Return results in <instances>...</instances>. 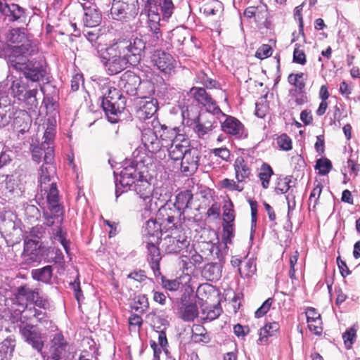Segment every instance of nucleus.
I'll return each mask as SVG.
<instances>
[{"label":"nucleus","instance_id":"obj_1","mask_svg":"<svg viewBox=\"0 0 360 360\" xmlns=\"http://www.w3.org/2000/svg\"><path fill=\"white\" fill-rule=\"evenodd\" d=\"M146 41L142 36L133 35L130 39L120 38L107 48L108 58L105 67L109 75H116L127 65H136L144 54Z\"/></svg>","mask_w":360,"mask_h":360},{"label":"nucleus","instance_id":"obj_2","mask_svg":"<svg viewBox=\"0 0 360 360\" xmlns=\"http://www.w3.org/2000/svg\"><path fill=\"white\" fill-rule=\"evenodd\" d=\"M37 52L36 47H20L14 46L8 56L9 67L22 72L25 77L32 82L44 79L46 70L41 64L30 60L28 57Z\"/></svg>","mask_w":360,"mask_h":360},{"label":"nucleus","instance_id":"obj_3","mask_svg":"<svg viewBox=\"0 0 360 360\" xmlns=\"http://www.w3.org/2000/svg\"><path fill=\"white\" fill-rule=\"evenodd\" d=\"M56 167L53 164L43 165L39 172V192L37 194V200L46 198L49 209L55 213L60 212L58 191L56 183L53 181Z\"/></svg>","mask_w":360,"mask_h":360},{"label":"nucleus","instance_id":"obj_4","mask_svg":"<svg viewBox=\"0 0 360 360\" xmlns=\"http://www.w3.org/2000/svg\"><path fill=\"white\" fill-rule=\"evenodd\" d=\"M180 194L176 195V201L174 203L176 210L174 214L168 215L167 218L162 222L163 229L165 232H171V235H167L165 239V251L169 253H178L180 251V233H179V223H180V207L178 202V198Z\"/></svg>","mask_w":360,"mask_h":360},{"label":"nucleus","instance_id":"obj_5","mask_svg":"<svg viewBox=\"0 0 360 360\" xmlns=\"http://www.w3.org/2000/svg\"><path fill=\"white\" fill-rule=\"evenodd\" d=\"M102 107L111 122H117L114 116L121 113L125 108L124 98L116 89H108L102 101Z\"/></svg>","mask_w":360,"mask_h":360},{"label":"nucleus","instance_id":"obj_6","mask_svg":"<svg viewBox=\"0 0 360 360\" xmlns=\"http://www.w3.org/2000/svg\"><path fill=\"white\" fill-rule=\"evenodd\" d=\"M202 257L198 254L186 240H181V264L183 265L182 274L188 272L191 276L196 265L202 262Z\"/></svg>","mask_w":360,"mask_h":360},{"label":"nucleus","instance_id":"obj_7","mask_svg":"<svg viewBox=\"0 0 360 360\" xmlns=\"http://www.w3.org/2000/svg\"><path fill=\"white\" fill-rule=\"evenodd\" d=\"M25 318V316H22L20 319L19 325L20 333L26 342L32 345L38 352H41L44 347L41 334L35 329L34 325L25 323L22 321V319Z\"/></svg>","mask_w":360,"mask_h":360},{"label":"nucleus","instance_id":"obj_8","mask_svg":"<svg viewBox=\"0 0 360 360\" xmlns=\"http://www.w3.org/2000/svg\"><path fill=\"white\" fill-rule=\"evenodd\" d=\"M134 191L139 198L145 202V214L155 211L158 209L156 202H153L152 187L147 181L139 180L134 184Z\"/></svg>","mask_w":360,"mask_h":360},{"label":"nucleus","instance_id":"obj_9","mask_svg":"<svg viewBox=\"0 0 360 360\" xmlns=\"http://www.w3.org/2000/svg\"><path fill=\"white\" fill-rule=\"evenodd\" d=\"M191 93L193 96V99L205 107L206 110L214 113H221L222 115H224V113L217 105L216 101L204 88L193 87L191 89Z\"/></svg>","mask_w":360,"mask_h":360},{"label":"nucleus","instance_id":"obj_10","mask_svg":"<svg viewBox=\"0 0 360 360\" xmlns=\"http://www.w3.org/2000/svg\"><path fill=\"white\" fill-rule=\"evenodd\" d=\"M137 176L138 173L133 163L124 167L120 172V179L118 180V179L116 178L115 180V195L117 198L124 192L120 191L121 187H128L130 188V187L136 183L135 179Z\"/></svg>","mask_w":360,"mask_h":360},{"label":"nucleus","instance_id":"obj_11","mask_svg":"<svg viewBox=\"0 0 360 360\" xmlns=\"http://www.w3.org/2000/svg\"><path fill=\"white\" fill-rule=\"evenodd\" d=\"M70 346L61 334H56L51 340L47 359L60 360L67 356Z\"/></svg>","mask_w":360,"mask_h":360},{"label":"nucleus","instance_id":"obj_12","mask_svg":"<svg viewBox=\"0 0 360 360\" xmlns=\"http://www.w3.org/2000/svg\"><path fill=\"white\" fill-rule=\"evenodd\" d=\"M141 83V79L138 75L131 71H127L121 76L119 86L127 94L135 96Z\"/></svg>","mask_w":360,"mask_h":360},{"label":"nucleus","instance_id":"obj_13","mask_svg":"<svg viewBox=\"0 0 360 360\" xmlns=\"http://www.w3.org/2000/svg\"><path fill=\"white\" fill-rule=\"evenodd\" d=\"M181 173L188 175L194 173L198 168V162L199 161L198 150L194 148L186 149L181 151Z\"/></svg>","mask_w":360,"mask_h":360},{"label":"nucleus","instance_id":"obj_14","mask_svg":"<svg viewBox=\"0 0 360 360\" xmlns=\"http://www.w3.org/2000/svg\"><path fill=\"white\" fill-rule=\"evenodd\" d=\"M151 62L158 69L164 72H169L174 68V60L172 56L160 50L154 51L151 56Z\"/></svg>","mask_w":360,"mask_h":360},{"label":"nucleus","instance_id":"obj_15","mask_svg":"<svg viewBox=\"0 0 360 360\" xmlns=\"http://www.w3.org/2000/svg\"><path fill=\"white\" fill-rule=\"evenodd\" d=\"M223 116L226 117V119L221 123V130L237 139L242 138L244 134L243 124L234 117L225 114Z\"/></svg>","mask_w":360,"mask_h":360},{"label":"nucleus","instance_id":"obj_16","mask_svg":"<svg viewBox=\"0 0 360 360\" xmlns=\"http://www.w3.org/2000/svg\"><path fill=\"white\" fill-rule=\"evenodd\" d=\"M162 232L161 224L151 219L148 220L142 228L143 242L148 240L152 243H159Z\"/></svg>","mask_w":360,"mask_h":360},{"label":"nucleus","instance_id":"obj_17","mask_svg":"<svg viewBox=\"0 0 360 360\" xmlns=\"http://www.w3.org/2000/svg\"><path fill=\"white\" fill-rule=\"evenodd\" d=\"M192 278L188 272L181 274V303L196 301L195 286L191 283Z\"/></svg>","mask_w":360,"mask_h":360},{"label":"nucleus","instance_id":"obj_18","mask_svg":"<svg viewBox=\"0 0 360 360\" xmlns=\"http://www.w3.org/2000/svg\"><path fill=\"white\" fill-rule=\"evenodd\" d=\"M141 141L145 148L152 153H157L162 146V143L158 139L155 133L150 129L143 131Z\"/></svg>","mask_w":360,"mask_h":360},{"label":"nucleus","instance_id":"obj_19","mask_svg":"<svg viewBox=\"0 0 360 360\" xmlns=\"http://www.w3.org/2000/svg\"><path fill=\"white\" fill-rule=\"evenodd\" d=\"M7 41L11 44H16L20 47H36L33 46L30 39H27L25 30L22 28H14L7 34Z\"/></svg>","mask_w":360,"mask_h":360},{"label":"nucleus","instance_id":"obj_20","mask_svg":"<svg viewBox=\"0 0 360 360\" xmlns=\"http://www.w3.org/2000/svg\"><path fill=\"white\" fill-rule=\"evenodd\" d=\"M20 228V221L12 212H6L0 221V229L8 235L13 234V231Z\"/></svg>","mask_w":360,"mask_h":360},{"label":"nucleus","instance_id":"obj_21","mask_svg":"<svg viewBox=\"0 0 360 360\" xmlns=\"http://www.w3.org/2000/svg\"><path fill=\"white\" fill-rule=\"evenodd\" d=\"M199 108L197 105L191 104L181 107V124H186L189 127L192 126L200 118Z\"/></svg>","mask_w":360,"mask_h":360},{"label":"nucleus","instance_id":"obj_22","mask_svg":"<svg viewBox=\"0 0 360 360\" xmlns=\"http://www.w3.org/2000/svg\"><path fill=\"white\" fill-rule=\"evenodd\" d=\"M144 243L146 244L148 259L150 262V267L153 269L155 276H158L160 274L159 262L161 259L160 250L156 246L158 243H152L148 240H146Z\"/></svg>","mask_w":360,"mask_h":360},{"label":"nucleus","instance_id":"obj_23","mask_svg":"<svg viewBox=\"0 0 360 360\" xmlns=\"http://www.w3.org/2000/svg\"><path fill=\"white\" fill-rule=\"evenodd\" d=\"M158 110V102L153 98L142 101L137 110V117L140 120H146L155 115Z\"/></svg>","mask_w":360,"mask_h":360},{"label":"nucleus","instance_id":"obj_24","mask_svg":"<svg viewBox=\"0 0 360 360\" xmlns=\"http://www.w3.org/2000/svg\"><path fill=\"white\" fill-rule=\"evenodd\" d=\"M84 12V23L86 26L93 27L99 24L101 20V15L99 11L96 9L95 6H86V4H83Z\"/></svg>","mask_w":360,"mask_h":360},{"label":"nucleus","instance_id":"obj_25","mask_svg":"<svg viewBox=\"0 0 360 360\" xmlns=\"http://www.w3.org/2000/svg\"><path fill=\"white\" fill-rule=\"evenodd\" d=\"M5 18H9L10 21H24L25 16V11L23 8L18 4L11 3L8 4L5 10V14L3 15Z\"/></svg>","mask_w":360,"mask_h":360},{"label":"nucleus","instance_id":"obj_26","mask_svg":"<svg viewBox=\"0 0 360 360\" xmlns=\"http://www.w3.org/2000/svg\"><path fill=\"white\" fill-rule=\"evenodd\" d=\"M202 276L207 281H218L221 276V265L219 263H208L202 270Z\"/></svg>","mask_w":360,"mask_h":360},{"label":"nucleus","instance_id":"obj_27","mask_svg":"<svg viewBox=\"0 0 360 360\" xmlns=\"http://www.w3.org/2000/svg\"><path fill=\"white\" fill-rule=\"evenodd\" d=\"M5 189L11 195L18 196L22 192V186L18 176H8L5 180Z\"/></svg>","mask_w":360,"mask_h":360},{"label":"nucleus","instance_id":"obj_28","mask_svg":"<svg viewBox=\"0 0 360 360\" xmlns=\"http://www.w3.org/2000/svg\"><path fill=\"white\" fill-rule=\"evenodd\" d=\"M44 247L41 240H34L29 237H25L24 240V252L27 254L38 255H43Z\"/></svg>","mask_w":360,"mask_h":360},{"label":"nucleus","instance_id":"obj_29","mask_svg":"<svg viewBox=\"0 0 360 360\" xmlns=\"http://www.w3.org/2000/svg\"><path fill=\"white\" fill-rule=\"evenodd\" d=\"M198 316L196 301L181 303V319L192 321Z\"/></svg>","mask_w":360,"mask_h":360},{"label":"nucleus","instance_id":"obj_30","mask_svg":"<svg viewBox=\"0 0 360 360\" xmlns=\"http://www.w3.org/2000/svg\"><path fill=\"white\" fill-rule=\"evenodd\" d=\"M236 177L238 182H242L250 175V169L245 162L243 157H238L234 162Z\"/></svg>","mask_w":360,"mask_h":360},{"label":"nucleus","instance_id":"obj_31","mask_svg":"<svg viewBox=\"0 0 360 360\" xmlns=\"http://www.w3.org/2000/svg\"><path fill=\"white\" fill-rule=\"evenodd\" d=\"M177 128H174L170 134L169 139H172V143L167 150L170 158L174 161L180 159V141L178 139Z\"/></svg>","mask_w":360,"mask_h":360},{"label":"nucleus","instance_id":"obj_32","mask_svg":"<svg viewBox=\"0 0 360 360\" xmlns=\"http://www.w3.org/2000/svg\"><path fill=\"white\" fill-rule=\"evenodd\" d=\"M162 0H147L148 17V20L153 22L156 30L157 24L160 20L158 13V5H160Z\"/></svg>","mask_w":360,"mask_h":360},{"label":"nucleus","instance_id":"obj_33","mask_svg":"<svg viewBox=\"0 0 360 360\" xmlns=\"http://www.w3.org/2000/svg\"><path fill=\"white\" fill-rule=\"evenodd\" d=\"M279 330V324L277 322L266 323L259 330V338L257 340V344H264L267 341L269 336L274 335V333Z\"/></svg>","mask_w":360,"mask_h":360},{"label":"nucleus","instance_id":"obj_34","mask_svg":"<svg viewBox=\"0 0 360 360\" xmlns=\"http://www.w3.org/2000/svg\"><path fill=\"white\" fill-rule=\"evenodd\" d=\"M304 74L300 73H290L288 77V82L290 85L295 86L294 89H290L289 91H300L305 90V80Z\"/></svg>","mask_w":360,"mask_h":360},{"label":"nucleus","instance_id":"obj_35","mask_svg":"<svg viewBox=\"0 0 360 360\" xmlns=\"http://www.w3.org/2000/svg\"><path fill=\"white\" fill-rule=\"evenodd\" d=\"M53 274L51 266H46L41 269H34L32 276L34 279L48 283L51 281Z\"/></svg>","mask_w":360,"mask_h":360},{"label":"nucleus","instance_id":"obj_36","mask_svg":"<svg viewBox=\"0 0 360 360\" xmlns=\"http://www.w3.org/2000/svg\"><path fill=\"white\" fill-rule=\"evenodd\" d=\"M127 20L134 18L139 13L138 0H120Z\"/></svg>","mask_w":360,"mask_h":360},{"label":"nucleus","instance_id":"obj_37","mask_svg":"<svg viewBox=\"0 0 360 360\" xmlns=\"http://www.w3.org/2000/svg\"><path fill=\"white\" fill-rule=\"evenodd\" d=\"M15 347V340L6 339L0 343V355L2 360H9Z\"/></svg>","mask_w":360,"mask_h":360},{"label":"nucleus","instance_id":"obj_38","mask_svg":"<svg viewBox=\"0 0 360 360\" xmlns=\"http://www.w3.org/2000/svg\"><path fill=\"white\" fill-rule=\"evenodd\" d=\"M202 314L205 315V321H212L217 319L222 313V308L219 302L203 308Z\"/></svg>","mask_w":360,"mask_h":360},{"label":"nucleus","instance_id":"obj_39","mask_svg":"<svg viewBox=\"0 0 360 360\" xmlns=\"http://www.w3.org/2000/svg\"><path fill=\"white\" fill-rule=\"evenodd\" d=\"M260 170L258 176L262 182V187L266 189L269 187L270 179L274 173L271 167L266 162L262 165Z\"/></svg>","mask_w":360,"mask_h":360},{"label":"nucleus","instance_id":"obj_40","mask_svg":"<svg viewBox=\"0 0 360 360\" xmlns=\"http://www.w3.org/2000/svg\"><path fill=\"white\" fill-rule=\"evenodd\" d=\"M22 210L25 219L30 222L37 221L41 216L39 210L34 205L25 203L22 205Z\"/></svg>","mask_w":360,"mask_h":360},{"label":"nucleus","instance_id":"obj_41","mask_svg":"<svg viewBox=\"0 0 360 360\" xmlns=\"http://www.w3.org/2000/svg\"><path fill=\"white\" fill-rule=\"evenodd\" d=\"M259 14H262V18H267V6L264 5L263 6H249L244 11L243 15L245 18L250 19L252 18H259Z\"/></svg>","mask_w":360,"mask_h":360},{"label":"nucleus","instance_id":"obj_42","mask_svg":"<svg viewBox=\"0 0 360 360\" xmlns=\"http://www.w3.org/2000/svg\"><path fill=\"white\" fill-rule=\"evenodd\" d=\"M38 290L37 289L32 290L27 286H21L18 289L16 298L18 300H26L27 301H33L37 297Z\"/></svg>","mask_w":360,"mask_h":360},{"label":"nucleus","instance_id":"obj_43","mask_svg":"<svg viewBox=\"0 0 360 360\" xmlns=\"http://www.w3.org/2000/svg\"><path fill=\"white\" fill-rule=\"evenodd\" d=\"M357 326L356 325L347 328L342 334L344 344L347 349H350L354 343L356 338Z\"/></svg>","mask_w":360,"mask_h":360},{"label":"nucleus","instance_id":"obj_44","mask_svg":"<svg viewBox=\"0 0 360 360\" xmlns=\"http://www.w3.org/2000/svg\"><path fill=\"white\" fill-rule=\"evenodd\" d=\"M316 170H319L320 175H326L332 169L333 165L331 161L326 158H321L316 161L314 166Z\"/></svg>","mask_w":360,"mask_h":360},{"label":"nucleus","instance_id":"obj_45","mask_svg":"<svg viewBox=\"0 0 360 360\" xmlns=\"http://www.w3.org/2000/svg\"><path fill=\"white\" fill-rule=\"evenodd\" d=\"M221 113H214L212 112H209L206 110V112H202L200 114V118H199V120L204 123L205 125L209 126L212 129H214L216 127V124L217 123V116L220 115Z\"/></svg>","mask_w":360,"mask_h":360},{"label":"nucleus","instance_id":"obj_46","mask_svg":"<svg viewBox=\"0 0 360 360\" xmlns=\"http://www.w3.org/2000/svg\"><path fill=\"white\" fill-rule=\"evenodd\" d=\"M291 181V176H287L284 178H279L275 188V191L276 193H286L288 191H290L291 189H292V186L290 185Z\"/></svg>","mask_w":360,"mask_h":360},{"label":"nucleus","instance_id":"obj_47","mask_svg":"<svg viewBox=\"0 0 360 360\" xmlns=\"http://www.w3.org/2000/svg\"><path fill=\"white\" fill-rule=\"evenodd\" d=\"M235 236L234 224H222V241L226 245L231 244Z\"/></svg>","mask_w":360,"mask_h":360},{"label":"nucleus","instance_id":"obj_48","mask_svg":"<svg viewBox=\"0 0 360 360\" xmlns=\"http://www.w3.org/2000/svg\"><path fill=\"white\" fill-rule=\"evenodd\" d=\"M121 4V1H114L110 9V14L113 19L117 20H127L124 14V8Z\"/></svg>","mask_w":360,"mask_h":360},{"label":"nucleus","instance_id":"obj_49","mask_svg":"<svg viewBox=\"0 0 360 360\" xmlns=\"http://www.w3.org/2000/svg\"><path fill=\"white\" fill-rule=\"evenodd\" d=\"M248 202L251 210V233L250 240L253 239V236L255 232L257 220V202L255 200L249 199Z\"/></svg>","mask_w":360,"mask_h":360},{"label":"nucleus","instance_id":"obj_50","mask_svg":"<svg viewBox=\"0 0 360 360\" xmlns=\"http://www.w3.org/2000/svg\"><path fill=\"white\" fill-rule=\"evenodd\" d=\"M276 143L283 150L288 151L292 149V140L286 134L280 135L276 139Z\"/></svg>","mask_w":360,"mask_h":360},{"label":"nucleus","instance_id":"obj_51","mask_svg":"<svg viewBox=\"0 0 360 360\" xmlns=\"http://www.w3.org/2000/svg\"><path fill=\"white\" fill-rule=\"evenodd\" d=\"M191 128L200 138L203 137L205 135L207 134L210 131H212L213 129L209 126L205 125L199 120L192 126Z\"/></svg>","mask_w":360,"mask_h":360},{"label":"nucleus","instance_id":"obj_52","mask_svg":"<svg viewBox=\"0 0 360 360\" xmlns=\"http://www.w3.org/2000/svg\"><path fill=\"white\" fill-rule=\"evenodd\" d=\"M52 215L48 214L47 212H44V224L47 226H52L54 224L53 219H59V221L61 222L63 220V211L61 207L60 212L55 213L50 210Z\"/></svg>","mask_w":360,"mask_h":360},{"label":"nucleus","instance_id":"obj_53","mask_svg":"<svg viewBox=\"0 0 360 360\" xmlns=\"http://www.w3.org/2000/svg\"><path fill=\"white\" fill-rule=\"evenodd\" d=\"M45 231L46 229L42 225H37L32 227L26 236L34 240H40L45 235Z\"/></svg>","mask_w":360,"mask_h":360},{"label":"nucleus","instance_id":"obj_54","mask_svg":"<svg viewBox=\"0 0 360 360\" xmlns=\"http://www.w3.org/2000/svg\"><path fill=\"white\" fill-rule=\"evenodd\" d=\"M300 45L299 44H295L293 51L292 61L295 63L303 65L307 63L306 55L303 50L300 49Z\"/></svg>","mask_w":360,"mask_h":360},{"label":"nucleus","instance_id":"obj_55","mask_svg":"<svg viewBox=\"0 0 360 360\" xmlns=\"http://www.w3.org/2000/svg\"><path fill=\"white\" fill-rule=\"evenodd\" d=\"M291 97L295 98V103L297 105H302L308 102V98L305 90L300 91H289Z\"/></svg>","mask_w":360,"mask_h":360},{"label":"nucleus","instance_id":"obj_56","mask_svg":"<svg viewBox=\"0 0 360 360\" xmlns=\"http://www.w3.org/2000/svg\"><path fill=\"white\" fill-rule=\"evenodd\" d=\"M274 302V299L272 297H269L266 299L262 304L256 310L255 313V316L256 318H260L264 316L269 310L272 303Z\"/></svg>","mask_w":360,"mask_h":360},{"label":"nucleus","instance_id":"obj_57","mask_svg":"<svg viewBox=\"0 0 360 360\" xmlns=\"http://www.w3.org/2000/svg\"><path fill=\"white\" fill-rule=\"evenodd\" d=\"M306 316L308 323H315L321 324V315L317 312L316 309L309 307L306 311Z\"/></svg>","mask_w":360,"mask_h":360},{"label":"nucleus","instance_id":"obj_58","mask_svg":"<svg viewBox=\"0 0 360 360\" xmlns=\"http://www.w3.org/2000/svg\"><path fill=\"white\" fill-rule=\"evenodd\" d=\"M272 54L271 46L269 44H262L256 51L255 56L259 59H264Z\"/></svg>","mask_w":360,"mask_h":360},{"label":"nucleus","instance_id":"obj_59","mask_svg":"<svg viewBox=\"0 0 360 360\" xmlns=\"http://www.w3.org/2000/svg\"><path fill=\"white\" fill-rule=\"evenodd\" d=\"M54 136H55V127L51 122L50 126H49L46 128V129L44 132V141L41 144V147L45 148L46 145H49L53 141Z\"/></svg>","mask_w":360,"mask_h":360},{"label":"nucleus","instance_id":"obj_60","mask_svg":"<svg viewBox=\"0 0 360 360\" xmlns=\"http://www.w3.org/2000/svg\"><path fill=\"white\" fill-rule=\"evenodd\" d=\"M53 238L54 240H57L63 246L66 252H68V241L63 235L61 228L57 226L53 229L52 232Z\"/></svg>","mask_w":360,"mask_h":360},{"label":"nucleus","instance_id":"obj_61","mask_svg":"<svg viewBox=\"0 0 360 360\" xmlns=\"http://www.w3.org/2000/svg\"><path fill=\"white\" fill-rule=\"evenodd\" d=\"M302 5L296 6L294 10V18L299 22V34L304 38V23L302 18Z\"/></svg>","mask_w":360,"mask_h":360},{"label":"nucleus","instance_id":"obj_62","mask_svg":"<svg viewBox=\"0 0 360 360\" xmlns=\"http://www.w3.org/2000/svg\"><path fill=\"white\" fill-rule=\"evenodd\" d=\"M158 6L160 7L165 18H169L172 15L174 8L172 0H164L163 2L161 1L160 5H158Z\"/></svg>","mask_w":360,"mask_h":360},{"label":"nucleus","instance_id":"obj_63","mask_svg":"<svg viewBox=\"0 0 360 360\" xmlns=\"http://www.w3.org/2000/svg\"><path fill=\"white\" fill-rule=\"evenodd\" d=\"M322 188H323V186L319 183L314 188V189L311 191V193H310V196H309V207L311 206V201L313 200V198H314V204L313 205V210H314L316 208V206L318 203V200L319 199V197H320V195L321 193V191H322Z\"/></svg>","mask_w":360,"mask_h":360},{"label":"nucleus","instance_id":"obj_64","mask_svg":"<svg viewBox=\"0 0 360 360\" xmlns=\"http://www.w3.org/2000/svg\"><path fill=\"white\" fill-rule=\"evenodd\" d=\"M221 186L222 188L229 189L230 191H242L243 188L236 184L234 180L229 179H224L221 181Z\"/></svg>","mask_w":360,"mask_h":360}]
</instances>
